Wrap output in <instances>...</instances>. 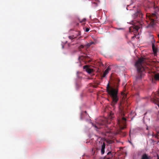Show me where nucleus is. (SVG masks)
I'll return each mask as SVG.
<instances>
[{
    "label": "nucleus",
    "mask_w": 159,
    "mask_h": 159,
    "mask_svg": "<svg viewBox=\"0 0 159 159\" xmlns=\"http://www.w3.org/2000/svg\"><path fill=\"white\" fill-rule=\"evenodd\" d=\"M118 90V87H116L115 85H110L109 82L107 84L106 87V91L112 99L111 105L113 107L116 104L119 100Z\"/></svg>",
    "instance_id": "f257e3e1"
},
{
    "label": "nucleus",
    "mask_w": 159,
    "mask_h": 159,
    "mask_svg": "<svg viewBox=\"0 0 159 159\" xmlns=\"http://www.w3.org/2000/svg\"><path fill=\"white\" fill-rule=\"evenodd\" d=\"M144 58L141 57L135 63V66L137 69L138 74L136 77L137 79H141L143 74V72L145 70V68L143 66V64L145 62Z\"/></svg>",
    "instance_id": "f03ea898"
},
{
    "label": "nucleus",
    "mask_w": 159,
    "mask_h": 159,
    "mask_svg": "<svg viewBox=\"0 0 159 159\" xmlns=\"http://www.w3.org/2000/svg\"><path fill=\"white\" fill-rule=\"evenodd\" d=\"M126 119L124 117L117 119V124L118 125L120 130L123 129L126 127Z\"/></svg>",
    "instance_id": "7ed1b4c3"
},
{
    "label": "nucleus",
    "mask_w": 159,
    "mask_h": 159,
    "mask_svg": "<svg viewBox=\"0 0 159 159\" xmlns=\"http://www.w3.org/2000/svg\"><path fill=\"white\" fill-rule=\"evenodd\" d=\"M133 23L134 24V28L137 30L142 27V25L143 24V21L141 20L135 21V22L134 21Z\"/></svg>",
    "instance_id": "20e7f679"
},
{
    "label": "nucleus",
    "mask_w": 159,
    "mask_h": 159,
    "mask_svg": "<svg viewBox=\"0 0 159 159\" xmlns=\"http://www.w3.org/2000/svg\"><path fill=\"white\" fill-rule=\"evenodd\" d=\"M143 14L140 10H137V11L133 15V17L135 18L137 17H140V18H143Z\"/></svg>",
    "instance_id": "39448f33"
},
{
    "label": "nucleus",
    "mask_w": 159,
    "mask_h": 159,
    "mask_svg": "<svg viewBox=\"0 0 159 159\" xmlns=\"http://www.w3.org/2000/svg\"><path fill=\"white\" fill-rule=\"evenodd\" d=\"M151 101L154 103L159 102V95L157 93L156 95L153 96L151 98Z\"/></svg>",
    "instance_id": "423d86ee"
},
{
    "label": "nucleus",
    "mask_w": 159,
    "mask_h": 159,
    "mask_svg": "<svg viewBox=\"0 0 159 159\" xmlns=\"http://www.w3.org/2000/svg\"><path fill=\"white\" fill-rule=\"evenodd\" d=\"M150 37L151 38V39L152 40V48L153 51L154 53H156L157 52V49L155 47L154 44V43L155 41L154 39V37H153V35H151L150 36Z\"/></svg>",
    "instance_id": "0eeeda50"
},
{
    "label": "nucleus",
    "mask_w": 159,
    "mask_h": 159,
    "mask_svg": "<svg viewBox=\"0 0 159 159\" xmlns=\"http://www.w3.org/2000/svg\"><path fill=\"white\" fill-rule=\"evenodd\" d=\"M157 15L156 11H155V13H152V14H150L149 13H146V17L147 18H148L149 19H151V17H156Z\"/></svg>",
    "instance_id": "6e6552de"
},
{
    "label": "nucleus",
    "mask_w": 159,
    "mask_h": 159,
    "mask_svg": "<svg viewBox=\"0 0 159 159\" xmlns=\"http://www.w3.org/2000/svg\"><path fill=\"white\" fill-rule=\"evenodd\" d=\"M83 68L89 74L91 73L93 71V70L92 69L89 68L87 65L84 66Z\"/></svg>",
    "instance_id": "1a4fd4ad"
},
{
    "label": "nucleus",
    "mask_w": 159,
    "mask_h": 159,
    "mask_svg": "<svg viewBox=\"0 0 159 159\" xmlns=\"http://www.w3.org/2000/svg\"><path fill=\"white\" fill-rule=\"evenodd\" d=\"M111 70V68L110 67L108 66L107 67V69L104 72L103 75L102 76V78L104 77L108 73L109 70Z\"/></svg>",
    "instance_id": "9d476101"
},
{
    "label": "nucleus",
    "mask_w": 159,
    "mask_h": 159,
    "mask_svg": "<svg viewBox=\"0 0 159 159\" xmlns=\"http://www.w3.org/2000/svg\"><path fill=\"white\" fill-rule=\"evenodd\" d=\"M141 159H151V157L145 153L142 155Z\"/></svg>",
    "instance_id": "9b49d317"
},
{
    "label": "nucleus",
    "mask_w": 159,
    "mask_h": 159,
    "mask_svg": "<svg viewBox=\"0 0 159 159\" xmlns=\"http://www.w3.org/2000/svg\"><path fill=\"white\" fill-rule=\"evenodd\" d=\"M105 143L103 142L102 145L101 149V153L102 154H103L105 152Z\"/></svg>",
    "instance_id": "f8f14e48"
},
{
    "label": "nucleus",
    "mask_w": 159,
    "mask_h": 159,
    "mask_svg": "<svg viewBox=\"0 0 159 159\" xmlns=\"http://www.w3.org/2000/svg\"><path fill=\"white\" fill-rule=\"evenodd\" d=\"M104 124V122H102V123H100V124H97V125H96L95 124H92V125H93V126L95 128H96L97 129H98L101 128L102 127L100 126V125H103Z\"/></svg>",
    "instance_id": "ddd939ff"
},
{
    "label": "nucleus",
    "mask_w": 159,
    "mask_h": 159,
    "mask_svg": "<svg viewBox=\"0 0 159 159\" xmlns=\"http://www.w3.org/2000/svg\"><path fill=\"white\" fill-rule=\"evenodd\" d=\"M114 117V115L112 111H111L110 114H109V115L108 116V118L109 119L112 120L113 119V118Z\"/></svg>",
    "instance_id": "4468645a"
},
{
    "label": "nucleus",
    "mask_w": 159,
    "mask_h": 159,
    "mask_svg": "<svg viewBox=\"0 0 159 159\" xmlns=\"http://www.w3.org/2000/svg\"><path fill=\"white\" fill-rule=\"evenodd\" d=\"M154 78L156 80H159V74L155 75Z\"/></svg>",
    "instance_id": "2eb2a0df"
},
{
    "label": "nucleus",
    "mask_w": 159,
    "mask_h": 159,
    "mask_svg": "<svg viewBox=\"0 0 159 159\" xmlns=\"http://www.w3.org/2000/svg\"><path fill=\"white\" fill-rule=\"evenodd\" d=\"M76 37H75L74 35H72V36H68V38L69 39L72 40L74 39H75V38H76Z\"/></svg>",
    "instance_id": "dca6fc26"
},
{
    "label": "nucleus",
    "mask_w": 159,
    "mask_h": 159,
    "mask_svg": "<svg viewBox=\"0 0 159 159\" xmlns=\"http://www.w3.org/2000/svg\"><path fill=\"white\" fill-rule=\"evenodd\" d=\"M121 95H123L124 97L126 96V93H125L123 91L121 93Z\"/></svg>",
    "instance_id": "f3484780"
},
{
    "label": "nucleus",
    "mask_w": 159,
    "mask_h": 159,
    "mask_svg": "<svg viewBox=\"0 0 159 159\" xmlns=\"http://www.w3.org/2000/svg\"><path fill=\"white\" fill-rule=\"evenodd\" d=\"M77 34H76V36H79L81 35V32L80 31H77Z\"/></svg>",
    "instance_id": "a211bd4d"
},
{
    "label": "nucleus",
    "mask_w": 159,
    "mask_h": 159,
    "mask_svg": "<svg viewBox=\"0 0 159 159\" xmlns=\"http://www.w3.org/2000/svg\"><path fill=\"white\" fill-rule=\"evenodd\" d=\"M84 46L83 45H81L79 47V49H81V48H84Z\"/></svg>",
    "instance_id": "6ab92c4d"
},
{
    "label": "nucleus",
    "mask_w": 159,
    "mask_h": 159,
    "mask_svg": "<svg viewBox=\"0 0 159 159\" xmlns=\"http://www.w3.org/2000/svg\"><path fill=\"white\" fill-rule=\"evenodd\" d=\"M89 30V28H86L85 29V31L86 32H88Z\"/></svg>",
    "instance_id": "aec40b11"
},
{
    "label": "nucleus",
    "mask_w": 159,
    "mask_h": 159,
    "mask_svg": "<svg viewBox=\"0 0 159 159\" xmlns=\"http://www.w3.org/2000/svg\"><path fill=\"white\" fill-rule=\"evenodd\" d=\"M94 43L93 42H91L88 45V46H90V45H91V44H93Z\"/></svg>",
    "instance_id": "412c9836"
},
{
    "label": "nucleus",
    "mask_w": 159,
    "mask_h": 159,
    "mask_svg": "<svg viewBox=\"0 0 159 159\" xmlns=\"http://www.w3.org/2000/svg\"><path fill=\"white\" fill-rule=\"evenodd\" d=\"M110 154H111V152L110 151L108 152L107 153V155H109Z\"/></svg>",
    "instance_id": "4be33fe9"
},
{
    "label": "nucleus",
    "mask_w": 159,
    "mask_h": 159,
    "mask_svg": "<svg viewBox=\"0 0 159 159\" xmlns=\"http://www.w3.org/2000/svg\"><path fill=\"white\" fill-rule=\"evenodd\" d=\"M157 159H159V156L157 154Z\"/></svg>",
    "instance_id": "5701e85b"
},
{
    "label": "nucleus",
    "mask_w": 159,
    "mask_h": 159,
    "mask_svg": "<svg viewBox=\"0 0 159 159\" xmlns=\"http://www.w3.org/2000/svg\"><path fill=\"white\" fill-rule=\"evenodd\" d=\"M131 144V145H133V144L131 142V141H130V140H129L128 141Z\"/></svg>",
    "instance_id": "b1692460"
},
{
    "label": "nucleus",
    "mask_w": 159,
    "mask_h": 159,
    "mask_svg": "<svg viewBox=\"0 0 159 159\" xmlns=\"http://www.w3.org/2000/svg\"><path fill=\"white\" fill-rule=\"evenodd\" d=\"M85 19H84L82 21H80V22H82L83 21H85Z\"/></svg>",
    "instance_id": "393cba45"
},
{
    "label": "nucleus",
    "mask_w": 159,
    "mask_h": 159,
    "mask_svg": "<svg viewBox=\"0 0 159 159\" xmlns=\"http://www.w3.org/2000/svg\"><path fill=\"white\" fill-rule=\"evenodd\" d=\"M156 104H157V106H158V107H159V102H158L157 103H156Z\"/></svg>",
    "instance_id": "a878e982"
},
{
    "label": "nucleus",
    "mask_w": 159,
    "mask_h": 159,
    "mask_svg": "<svg viewBox=\"0 0 159 159\" xmlns=\"http://www.w3.org/2000/svg\"><path fill=\"white\" fill-rule=\"evenodd\" d=\"M88 57L87 56H86L85 57V58H87V57Z\"/></svg>",
    "instance_id": "bb28decb"
},
{
    "label": "nucleus",
    "mask_w": 159,
    "mask_h": 159,
    "mask_svg": "<svg viewBox=\"0 0 159 159\" xmlns=\"http://www.w3.org/2000/svg\"><path fill=\"white\" fill-rule=\"evenodd\" d=\"M84 112H85V113H87V111H84Z\"/></svg>",
    "instance_id": "cd10ccee"
},
{
    "label": "nucleus",
    "mask_w": 159,
    "mask_h": 159,
    "mask_svg": "<svg viewBox=\"0 0 159 159\" xmlns=\"http://www.w3.org/2000/svg\"><path fill=\"white\" fill-rule=\"evenodd\" d=\"M157 10H158V7H157Z\"/></svg>",
    "instance_id": "c85d7f7f"
},
{
    "label": "nucleus",
    "mask_w": 159,
    "mask_h": 159,
    "mask_svg": "<svg viewBox=\"0 0 159 159\" xmlns=\"http://www.w3.org/2000/svg\"><path fill=\"white\" fill-rule=\"evenodd\" d=\"M157 93L159 95V92H158Z\"/></svg>",
    "instance_id": "c756f323"
},
{
    "label": "nucleus",
    "mask_w": 159,
    "mask_h": 159,
    "mask_svg": "<svg viewBox=\"0 0 159 159\" xmlns=\"http://www.w3.org/2000/svg\"><path fill=\"white\" fill-rule=\"evenodd\" d=\"M79 25V23H77V25Z\"/></svg>",
    "instance_id": "7c9ffc66"
},
{
    "label": "nucleus",
    "mask_w": 159,
    "mask_h": 159,
    "mask_svg": "<svg viewBox=\"0 0 159 159\" xmlns=\"http://www.w3.org/2000/svg\"><path fill=\"white\" fill-rule=\"evenodd\" d=\"M158 37H159V34L158 35Z\"/></svg>",
    "instance_id": "2f4dec72"
},
{
    "label": "nucleus",
    "mask_w": 159,
    "mask_h": 159,
    "mask_svg": "<svg viewBox=\"0 0 159 159\" xmlns=\"http://www.w3.org/2000/svg\"><path fill=\"white\" fill-rule=\"evenodd\" d=\"M147 130H148V128H147Z\"/></svg>",
    "instance_id": "473e14b6"
},
{
    "label": "nucleus",
    "mask_w": 159,
    "mask_h": 159,
    "mask_svg": "<svg viewBox=\"0 0 159 159\" xmlns=\"http://www.w3.org/2000/svg\"><path fill=\"white\" fill-rule=\"evenodd\" d=\"M120 132H119L118 133V134L120 133Z\"/></svg>",
    "instance_id": "72a5a7b5"
}]
</instances>
